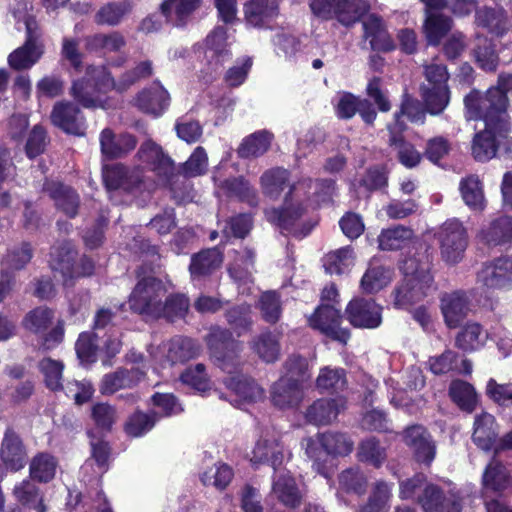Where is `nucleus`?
<instances>
[{
    "instance_id": "obj_1",
    "label": "nucleus",
    "mask_w": 512,
    "mask_h": 512,
    "mask_svg": "<svg viewBox=\"0 0 512 512\" xmlns=\"http://www.w3.org/2000/svg\"><path fill=\"white\" fill-rule=\"evenodd\" d=\"M260 182L264 195L272 200L278 199L283 191L289 188L282 205L266 212L268 221L277 226L283 235L302 239L315 229L317 220L299 223L308 211L309 198L302 195L311 194L310 190L314 183L312 179H302L290 184V172L285 168L276 167L265 171ZM318 193L316 186L312 194L318 195Z\"/></svg>"
},
{
    "instance_id": "obj_2",
    "label": "nucleus",
    "mask_w": 512,
    "mask_h": 512,
    "mask_svg": "<svg viewBox=\"0 0 512 512\" xmlns=\"http://www.w3.org/2000/svg\"><path fill=\"white\" fill-rule=\"evenodd\" d=\"M509 100L497 89H489L485 94L472 90L464 98V105L469 119H482L485 126L496 128L499 136L510 131L507 113Z\"/></svg>"
},
{
    "instance_id": "obj_3",
    "label": "nucleus",
    "mask_w": 512,
    "mask_h": 512,
    "mask_svg": "<svg viewBox=\"0 0 512 512\" xmlns=\"http://www.w3.org/2000/svg\"><path fill=\"white\" fill-rule=\"evenodd\" d=\"M433 289V277L428 259L422 262L415 257L409 258L405 262V277L392 292L394 306L408 309L422 301Z\"/></svg>"
},
{
    "instance_id": "obj_4",
    "label": "nucleus",
    "mask_w": 512,
    "mask_h": 512,
    "mask_svg": "<svg viewBox=\"0 0 512 512\" xmlns=\"http://www.w3.org/2000/svg\"><path fill=\"white\" fill-rule=\"evenodd\" d=\"M205 341L215 365L223 372L233 374L241 370L243 343L234 338L230 329L212 327Z\"/></svg>"
},
{
    "instance_id": "obj_5",
    "label": "nucleus",
    "mask_w": 512,
    "mask_h": 512,
    "mask_svg": "<svg viewBox=\"0 0 512 512\" xmlns=\"http://www.w3.org/2000/svg\"><path fill=\"white\" fill-rule=\"evenodd\" d=\"M137 282L128 298L130 310L141 316L153 318L161 300L167 293L163 281L153 275L140 276L136 273Z\"/></svg>"
},
{
    "instance_id": "obj_6",
    "label": "nucleus",
    "mask_w": 512,
    "mask_h": 512,
    "mask_svg": "<svg viewBox=\"0 0 512 512\" xmlns=\"http://www.w3.org/2000/svg\"><path fill=\"white\" fill-rule=\"evenodd\" d=\"M441 259L448 265L462 261L468 247V232L458 219L446 220L435 233Z\"/></svg>"
},
{
    "instance_id": "obj_7",
    "label": "nucleus",
    "mask_w": 512,
    "mask_h": 512,
    "mask_svg": "<svg viewBox=\"0 0 512 512\" xmlns=\"http://www.w3.org/2000/svg\"><path fill=\"white\" fill-rule=\"evenodd\" d=\"M322 334L343 345L350 338L348 329L342 328L339 292L335 283L327 284L322 289Z\"/></svg>"
},
{
    "instance_id": "obj_8",
    "label": "nucleus",
    "mask_w": 512,
    "mask_h": 512,
    "mask_svg": "<svg viewBox=\"0 0 512 512\" xmlns=\"http://www.w3.org/2000/svg\"><path fill=\"white\" fill-rule=\"evenodd\" d=\"M132 103L140 112L158 118L168 110L171 97L168 90L156 79L139 90Z\"/></svg>"
},
{
    "instance_id": "obj_9",
    "label": "nucleus",
    "mask_w": 512,
    "mask_h": 512,
    "mask_svg": "<svg viewBox=\"0 0 512 512\" xmlns=\"http://www.w3.org/2000/svg\"><path fill=\"white\" fill-rule=\"evenodd\" d=\"M504 147L506 155L512 153V141L507 134L499 136L496 128L485 126L482 131L477 132L472 140V156L478 162H487L497 155V151Z\"/></svg>"
},
{
    "instance_id": "obj_10",
    "label": "nucleus",
    "mask_w": 512,
    "mask_h": 512,
    "mask_svg": "<svg viewBox=\"0 0 512 512\" xmlns=\"http://www.w3.org/2000/svg\"><path fill=\"white\" fill-rule=\"evenodd\" d=\"M102 177L108 191L123 190L131 193L143 184L142 171L130 169L124 164L116 163L103 166Z\"/></svg>"
},
{
    "instance_id": "obj_11",
    "label": "nucleus",
    "mask_w": 512,
    "mask_h": 512,
    "mask_svg": "<svg viewBox=\"0 0 512 512\" xmlns=\"http://www.w3.org/2000/svg\"><path fill=\"white\" fill-rule=\"evenodd\" d=\"M27 459V449L22 438L12 427H7L0 443L2 465L8 471L18 472L25 467Z\"/></svg>"
},
{
    "instance_id": "obj_12",
    "label": "nucleus",
    "mask_w": 512,
    "mask_h": 512,
    "mask_svg": "<svg viewBox=\"0 0 512 512\" xmlns=\"http://www.w3.org/2000/svg\"><path fill=\"white\" fill-rule=\"evenodd\" d=\"M345 312L350 324L357 328L374 329L382 323V307L372 299H352Z\"/></svg>"
},
{
    "instance_id": "obj_13",
    "label": "nucleus",
    "mask_w": 512,
    "mask_h": 512,
    "mask_svg": "<svg viewBox=\"0 0 512 512\" xmlns=\"http://www.w3.org/2000/svg\"><path fill=\"white\" fill-rule=\"evenodd\" d=\"M100 151L104 160L126 157L138 143L135 135L123 132L116 134L111 128H104L99 136Z\"/></svg>"
},
{
    "instance_id": "obj_14",
    "label": "nucleus",
    "mask_w": 512,
    "mask_h": 512,
    "mask_svg": "<svg viewBox=\"0 0 512 512\" xmlns=\"http://www.w3.org/2000/svg\"><path fill=\"white\" fill-rule=\"evenodd\" d=\"M243 12L246 25L257 29H271L280 13L279 0H247Z\"/></svg>"
},
{
    "instance_id": "obj_15",
    "label": "nucleus",
    "mask_w": 512,
    "mask_h": 512,
    "mask_svg": "<svg viewBox=\"0 0 512 512\" xmlns=\"http://www.w3.org/2000/svg\"><path fill=\"white\" fill-rule=\"evenodd\" d=\"M50 119L52 124L66 134H84V117L79 106L71 101H58L54 104Z\"/></svg>"
},
{
    "instance_id": "obj_16",
    "label": "nucleus",
    "mask_w": 512,
    "mask_h": 512,
    "mask_svg": "<svg viewBox=\"0 0 512 512\" xmlns=\"http://www.w3.org/2000/svg\"><path fill=\"white\" fill-rule=\"evenodd\" d=\"M480 283L490 289H504L512 285V257L503 256L486 262L477 273Z\"/></svg>"
},
{
    "instance_id": "obj_17",
    "label": "nucleus",
    "mask_w": 512,
    "mask_h": 512,
    "mask_svg": "<svg viewBox=\"0 0 512 512\" xmlns=\"http://www.w3.org/2000/svg\"><path fill=\"white\" fill-rule=\"evenodd\" d=\"M43 191L53 200L57 210L68 218H75L80 207V196L77 191L61 181L46 180L43 183Z\"/></svg>"
},
{
    "instance_id": "obj_18",
    "label": "nucleus",
    "mask_w": 512,
    "mask_h": 512,
    "mask_svg": "<svg viewBox=\"0 0 512 512\" xmlns=\"http://www.w3.org/2000/svg\"><path fill=\"white\" fill-rule=\"evenodd\" d=\"M404 442L409 446L415 460L427 467L436 456V445L428 431L421 425H413L404 431Z\"/></svg>"
},
{
    "instance_id": "obj_19",
    "label": "nucleus",
    "mask_w": 512,
    "mask_h": 512,
    "mask_svg": "<svg viewBox=\"0 0 512 512\" xmlns=\"http://www.w3.org/2000/svg\"><path fill=\"white\" fill-rule=\"evenodd\" d=\"M203 0H162L159 13L165 22L177 28H185Z\"/></svg>"
},
{
    "instance_id": "obj_20",
    "label": "nucleus",
    "mask_w": 512,
    "mask_h": 512,
    "mask_svg": "<svg viewBox=\"0 0 512 512\" xmlns=\"http://www.w3.org/2000/svg\"><path fill=\"white\" fill-rule=\"evenodd\" d=\"M224 255L218 247L201 249L191 255L188 271L193 281L213 275L221 266Z\"/></svg>"
},
{
    "instance_id": "obj_21",
    "label": "nucleus",
    "mask_w": 512,
    "mask_h": 512,
    "mask_svg": "<svg viewBox=\"0 0 512 512\" xmlns=\"http://www.w3.org/2000/svg\"><path fill=\"white\" fill-rule=\"evenodd\" d=\"M150 170L155 174L158 182L169 189L173 198L184 199L185 181L181 179L179 167L168 154L150 167Z\"/></svg>"
},
{
    "instance_id": "obj_22",
    "label": "nucleus",
    "mask_w": 512,
    "mask_h": 512,
    "mask_svg": "<svg viewBox=\"0 0 512 512\" xmlns=\"http://www.w3.org/2000/svg\"><path fill=\"white\" fill-rule=\"evenodd\" d=\"M146 376V372L139 367L118 368L114 372L103 376L100 392L103 395H112L121 389L136 387Z\"/></svg>"
},
{
    "instance_id": "obj_23",
    "label": "nucleus",
    "mask_w": 512,
    "mask_h": 512,
    "mask_svg": "<svg viewBox=\"0 0 512 512\" xmlns=\"http://www.w3.org/2000/svg\"><path fill=\"white\" fill-rule=\"evenodd\" d=\"M418 502L425 512H461V504L455 496L445 497L434 484H426Z\"/></svg>"
},
{
    "instance_id": "obj_24",
    "label": "nucleus",
    "mask_w": 512,
    "mask_h": 512,
    "mask_svg": "<svg viewBox=\"0 0 512 512\" xmlns=\"http://www.w3.org/2000/svg\"><path fill=\"white\" fill-rule=\"evenodd\" d=\"M441 309L447 326L456 328L468 315L470 300L463 291L447 293L441 298Z\"/></svg>"
},
{
    "instance_id": "obj_25",
    "label": "nucleus",
    "mask_w": 512,
    "mask_h": 512,
    "mask_svg": "<svg viewBox=\"0 0 512 512\" xmlns=\"http://www.w3.org/2000/svg\"><path fill=\"white\" fill-rule=\"evenodd\" d=\"M190 298L181 292H172L165 295L153 319H164L168 323L184 320L190 310Z\"/></svg>"
},
{
    "instance_id": "obj_26",
    "label": "nucleus",
    "mask_w": 512,
    "mask_h": 512,
    "mask_svg": "<svg viewBox=\"0 0 512 512\" xmlns=\"http://www.w3.org/2000/svg\"><path fill=\"white\" fill-rule=\"evenodd\" d=\"M15 500L22 507L35 512H47L44 495L31 479H23L17 483L12 492Z\"/></svg>"
},
{
    "instance_id": "obj_27",
    "label": "nucleus",
    "mask_w": 512,
    "mask_h": 512,
    "mask_svg": "<svg viewBox=\"0 0 512 512\" xmlns=\"http://www.w3.org/2000/svg\"><path fill=\"white\" fill-rule=\"evenodd\" d=\"M498 434V425L493 415L487 412L476 415L472 440L479 448L490 450L496 443Z\"/></svg>"
},
{
    "instance_id": "obj_28",
    "label": "nucleus",
    "mask_w": 512,
    "mask_h": 512,
    "mask_svg": "<svg viewBox=\"0 0 512 512\" xmlns=\"http://www.w3.org/2000/svg\"><path fill=\"white\" fill-rule=\"evenodd\" d=\"M273 139L270 131L258 130L243 138L236 150L237 155L241 159L258 158L270 149Z\"/></svg>"
},
{
    "instance_id": "obj_29",
    "label": "nucleus",
    "mask_w": 512,
    "mask_h": 512,
    "mask_svg": "<svg viewBox=\"0 0 512 512\" xmlns=\"http://www.w3.org/2000/svg\"><path fill=\"white\" fill-rule=\"evenodd\" d=\"M59 462L57 457L49 452H38L29 464V479L40 484L54 480Z\"/></svg>"
},
{
    "instance_id": "obj_30",
    "label": "nucleus",
    "mask_w": 512,
    "mask_h": 512,
    "mask_svg": "<svg viewBox=\"0 0 512 512\" xmlns=\"http://www.w3.org/2000/svg\"><path fill=\"white\" fill-rule=\"evenodd\" d=\"M201 351L199 343L187 336L178 335L169 341L167 360L172 364H184L196 358Z\"/></svg>"
},
{
    "instance_id": "obj_31",
    "label": "nucleus",
    "mask_w": 512,
    "mask_h": 512,
    "mask_svg": "<svg viewBox=\"0 0 512 512\" xmlns=\"http://www.w3.org/2000/svg\"><path fill=\"white\" fill-rule=\"evenodd\" d=\"M475 23L494 36L501 37L510 29L509 20L503 9L483 7L475 12Z\"/></svg>"
},
{
    "instance_id": "obj_32",
    "label": "nucleus",
    "mask_w": 512,
    "mask_h": 512,
    "mask_svg": "<svg viewBox=\"0 0 512 512\" xmlns=\"http://www.w3.org/2000/svg\"><path fill=\"white\" fill-rule=\"evenodd\" d=\"M77 251L68 241L53 246L50 251L49 265L53 271H58L65 279H73L74 264Z\"/></svg>"
},
{
    "instance_id": "obj_33",
    "label": "nucleus",
    "mask_w": 512,
    "mask_h": 512,
    "mask_svg": "<svg viewBox=\"0 0 512 512\" xmlns=\"http://www.w3.org/2000/svg\"><path fill=\"white\" fill-rule=\"evenodd\" d=\"M302 399V387L296 384L294 380H288L281 377L276 381L271 390L272 403L281 409L294 407Z\"/></svg>"
},
{
    "instance_id": "obj_34",
    "label": "nucleus",
    "mask_w": 512,
    "mask_h": 512,
    "mask_svg": "<svg viewBox=\"0 0 512 512\" xmlns=\"http://www.w3.org/2000/svg\"><path fill=\"white\" fill-rule=\"evenodd\" d=\"M218 187L227 197H235L251 207H256L259 203L257 191L243 176L224 179L219 183Z\"/></svg>"
},
{
    "instance_id": "obj_35",
    "label": "nucleus",
    "mask_w": 512,
    "mask_h": 512,
    "mask_svg": "<svg viewBox=\"0 0 512 512\" xmlns=\"http://www.w3.org/2000/svg\"><path fill=\"white\" fill-rule=\"evenodd\" d=\"M364 37L369 39L372 50L389 51L393 48L392 40L380 17L371 14L363 22Z\"/></svg>"
},
{
    "instance_id": "obj_36",
    "label": "nucleus",
    "mask_w": 512,
    "mask_h": 512,
    "mask_svg": "<svg viewBox=\"0 0 512 512\" xmlns=\"http://www.w3.org/2000/svg\"><path fill=\"white\" fill-rule=\"evenodd\" d=\"M126 45L124 36L113 31L108 34L96 33L85 38V48L90 53H111L119 52Z\"/></svg>"
},
{
    "instance_id": "obj_37",
    "label": "nucleus",
    "mask_w": 512,
    "mask_h": 512,
    "mask_svg": "<svg viewBox=\"0 0 512 512\" xmlns=\"http://www.w3.org/2000/svg\"><path fill=\"white\" fill-rule=\"evenodd\" d=\"M132 0L109 2L99 8L95 14L98 25L117 26L133 11Z\"/></svg>"
},
{
    "instance_id": "obj_38",
    "label": "nucleus",
    "mask_w": 512,
    "mask_h": 512,
    "mask_svg": "<svg viewBox=\"0 0 512 512\" xmlns=\"http://www.w3.org/2000/svg\"><path fill=\"white\" fill-rule=\"evenodd\" d=\"M159 421L157 411L144 412L136 409L124 424V432L132 438L142 437L151 431Z\"/></svg>"
},
{
    "instance_id": "obj_39",
    "label": "nucleus",
    "mask_w": 512,
    "mask_h": 512,
    "mask_svg": "<svg viewBox=\"0 0 512 512\" xmlns=\"http://www.w3.org/2000/svg\"><path fill=\"white\" fill-rule=\"evenodd\" d=\"M224 317L227 324L238 337L252 330V307L246 302L228 308L224 313Z\"/></svg>"
},
{
    "instance_id": "obj_40",
    "label": "nucleus",
    "mask_w": 512,
    "mask_h": 512,
    "mask_svg": "<svg viewBox=\"0 0 512 512\" xmlns=\"http://www.w3.org/2000/svg\"><path fill=\"white\" fill-rule=\"evenodd\" d=\"M421 97L425 108L431 115H440L450 102V91L447 85L420 87Z\"/></svg>"
},
{
    "instance_id": "obj_41",
    "label": "nucleus",
    "mask_w": 512,
    "mask_h": 512,
    "mask_svg": "<svg viewBox=\"0 0 512 512\" xmlns=\"http://www.w3.org/2000/svg\"><path fill=\"white\" fill-rule=\"evenodd\" d=\"M482 237L490 246L504 245L512 241V217L500 216L482 230Z\"/></svg>"
},
{
    "instance_id": "obj_42",
    "label": "nucleus",
    "mask_w": 512,
    "mask_h": 512,
    "mask_svg": "<svg viewBox=\"0 0 512 512\" xmlns=\"http://www.w3.org/2000/svg\"><path fill=\"white\" fill-rule=\"evenodd\" d=\"M227 387L232 390L243 402L255 403L262 399L264 390L250 377L237 375L231 377Z\"/></svg>"
},
{
    "instance_id": "obj_43",
    "label": "nucleus",
    "mask_w": 512,
    "mask_h": 512,
    "mask_svg": "<svg viewBox=\"0 0 512 512\" xmlns=\"http://www.w3.org/2000/svg\"><path fill=\"white\" fill-rule=\"evenodd\" d=\"M273 491L284 506L296 508L300 506L302 496L295 479L289 475H281L273 483Z\"/></svg>"
},
{
    "instance_id": "obj_44",
    "label": "nucleus",
    "mask_w": 512,
    "mask_h": 512,
    "mask_svg": "<svg viewBox=\"0 0 512 512\" xmlns=\"http://www.w3.org/2000/svg\"><path fill=\"white\" fill-rule=\"evenodd\" d=\"M392 279L391 269L371 263L361 279V288L367 294H373L386 287Z\"/></svg>"
},
{
    "instance_id": "obj_45",
    "label": "nucleus",
    "mask_w": 512,
    "mask_h": 512,
    "mask_svg": "<svg viewBox=\"0 0 512 512\" xmlns=\"http://www.w3.org/2000/svg\"><path fill=\"white\" fill-rule=\"evenodd\" d=\"M452 19L440 12H430L425 19L424 30L427 42L438 45L452 28Z\"/></svg>"
},
{
    "instance_id": "obj_46",
    "label": "nucleus",
    "mask_w": 512,
    "mask_h": 512,
    "mask_svg": "<svg viewBox=\"0 0 512 512\" xmlns=\"http://www.w3.org/2000/svg\"><path fill=\"white\" fill-rule=\"evenodd\" d=\"M449 395L453 402L463 411L471 413L475 410L478 397L474 387L463 380H454L449 387Z\"/></svg>"
},
{
    "instance_id": "obj_47",
    "label": "nucleus",
    "mask_w": 512,
    "mask_h": 512,
    "mask_svg": "<svg viewBox=\"0 0 512 512\" xmlns=\"http://www.w3.org/2000/svg\"><path fill=\"white\" fill-rule=\"evenodd\" d=\"M413 237V231L403 225L384 229L378 236V247L383 251L399 250Z\"/></svg>"
},
{
    "instance_id": "obj_48",
    "label": "nucleus",
    "mask_w": 512,
    "mask_h": 512,
    "mask_svg": "<svg viewBox=\"0 0 512 512\" xmlns=\"http://www.w3.org/2000/svg\"><path fill=\"white\" fill-rule=\"evenodd\" d=\"M208 166V156L202 146H197L189 158L179 166L181 179L185 181V193L188 190L187 180L195 178L206 173Z\"/></svg>"
},
{
    "instance_id": "obj_49",
    "label": "nucleus",
    "mask_w": 512,
    "mask_h": 512,
    "mask_svg": "<svg viewBox=\"0 0 512 512\" xmlns=\"http://www.w3.org/2000/svg\"><path fill=\"white\" fill-rule=\"evenodd\" d=\"M38 369L44 377V384L52 392L64 389L62 383L64 363L60 360L44 357L38 363Z\"/></svg>"
},
{
    "instance_id": "obj_50",
    "label": "nucleus",
    "mask_w": 512,
    "mask_h": 512,
    "mask_svg": "<svg viewBox=\"0 0 512 512\" xmlns=\"http://www.w3.org/2000/svg\"><path fill=\"white\" fill-rule=\"evenodd\" d=\"M459 189L467 206L473 210H483L485 199L481 182L476 175H470L460 181Z\"/></svg>"
},
{
    "instance_id": "obj_51",
    "label": "nucleus",
    "mask_w": 512,
    "mask_h": 512,
    "mask_svg": "<svg viewBox=\"0 0 512 512\" xmlns=\"http://www.w3.org/2000/svg\"><path fill=\"white\" fill-rule=\"evenodd\" d=\"M44 51L23 43L8 56V64L15 71L27 70L33 67L42 57Z\"/></svg>"
},
{
    "instance_id": "obj_52",
    "label": "nucleus",
    "mask_w": 512,
    "mask_h": 512,
    "mask_svg": "<svg viewBox=\"0 0 512 512\" xmlns=\"http://www.w3.org/2000/svg\"><path fill=\"white\" fill-rule=\"evenodd\" d=\"M357 457L361 462L380 468L387 458V453L378 439L369 437L359 443Z\"/></svg>"
},
{
    "instance_id": "obj_53",
    "label": "nucleus",
    "mask_w": 512,
    "mask_h": 512,
    "mask_svg": "<svg viewBox=\"0 0 512 512\" xmlns=\"http://www.w3.org/2000/svg\"><path fill=\"white\" fill-rule=\"evenodd\" d=\"M390 131L389 145L397 149V158L399 162L407 168L417 166L422 158L420 152L411 143L405 142L400 134L394 133L391 126L388 127Z\"/></svg>"
},
{
    "instance_id": "obj_54",
    "label": "nucleus",
    "mask_w": 512,
    "mask_h": 512,
    "mask_svg": "<svg viewBox=\"0 0 512 512\" xmlns=\"http://www.w3.org/2000/svg\"><path fill=\"white\" fill-rule=\"evenodd\" d=\"M90 417L95 428L102 434L110 433L117 421L116 408L104 402H98L92 405Z\"/></svg>"
},
{
    "instance_id": "obj_55",
    "label": "nucleus",
    "mask_w": 512,
    "mask_h": 512,
    "mask_svg": "<svg viewBox=\"0 0 512 512\" xmlns=\"http://www.w3.org/2000/svg\"><path fill=\"white\" fill-rule=\"evenodd\" d=\"M353 264V249L349 246L329 252L325 256V272L330 275H342Z\"/></svg>"
},
{
    "instance_id": "obj_56",
    "label": "nucleus",
    "mask_w": 512,
    "mask_h": 512,
    "mask_svg": "<svg viewBox=\"0 0 512 512\" xmlns=\"http://www.w3.org/2000/svg\"><path fill=\"white\" fill-rule=\"evenodd\" d=\"M353 450V441L344 433L327 431L322 433V451L332 457L346 456Z\"/></svg>"
},
{
    "instance_id": "obj_57",
    "label": "nucleus",
    "mask_w": 512,
    "mask_h": 512,
    "mask_svg": "<svg viewBox=\"0 0 512 512\" xmlns=\"http://www.w3.org/2000/svg\"><path fill=\"white\" fill-rule=\"evenodd\" d=\"M476 40L477 44L474 49L476 62L485 71H495L499 63V58L492 40L481 35H478Z\"/></svg>"
},
{
    "instance_id": "obj_58",
    "label": "nucleus",
    "mask_w": 512,
    "mask_h": 512,
    "mask_svg": "<svg viewBox=\"0 0 512 512\" xmlns=\"http://www.w3.org/2000/svg\"><path fill=\"white\" fill-rule=\"evenodd\" d=\"M54 318V311L47 306H39L29 311L23 318V327L34 333L39 334L48 329Z\"/></svg>"
},
{
    "instance_id": "obj_59",
    "label": "nucleus",
    "mask_w": 512,
    "mask_h": 512,
    "mask_svg": "<svg viewBox=\"0 0 512 512\" xmlns=\"http://www.w3.org/2000/svg\"><path fill=\"white\" fill-rule=\"evenodd\" d=\"M153 72L154 69L151 60L138 62L134 67L126 70L119 77V93L126 92L138 82L150 78Z\"/></svg>"
},
{
    "instance_id": "obj_60",
    "label": "nucleus",
    "mask_w": 512,
    "mask_h": 512,
    "mask_svg": "<svg viewBox=\"0 0 512 512\" xmlns=\"http://www.w3.org/2000/svg\"><path fill=\"white\" fill-rule=\"evenodd\" d=\"M486 339V334L478 323L467 324L456 337V346L464 351H474L480 348Z\"/></svg>"
},
{
    "instance_id": "obj_61",
    "label": "nucleus",
    "mask_w": 512,
    "mask_h": 512,
    "mask_svg": "<svg viewBox=\"0 0 512 512\" xmlns=\"http://www.w3.org/2000/svg\"><path fill=\"white\" fill-rule=\"evenodd\" d=\"M368 10L369 5L365 0H343L335 17L341 24L350 26L359 21Z\"/></svg>"
},
{
    "instance_id": "obj_62",
    "label": "nucleus",
    "mask_w": 512,
    "mask_h": 512,
    "mask_svg": "<svg viewBox=\"0 0 512 512\" xmlns=\"http://www.w3.org/2000/svg\"><path fill=\"white\" fill-rule=\"evenodd\" d=\"M508 478L509 472L506 467L493 458L484 471L483 485L486 489L501 491L506 487Z\"/></svg>"
},
{
    "instance_id": "obj_63",
    "label": "nucleus",
    "mask_w": 512,
    "mask_h": 512,
    "mask_svg": "<svg viewBox=\"0 0 512 512\" xmlns=\"http://www.w3.org/2000/svg\"><path fill=\"white\" fill-rule=\"evenodd\" d=\"M252 349L267 363L275 362L279 356L278 340L270 331L263 332L257 336L253 341Z\"/></svg>"
},
{
    "instance_id": "obj_64",
    "label": "nucleus",
    "mask_w": 512,
    "mask_h": 512,
    "mask_svg": "<svg viewBox=\"0 0 512 512\" xmlns=\"http://www.w3.org/2000/svg\"><path fill=\"white\" fill-rule=\"evenodd\" d=\"M66 82L60 74H48L36 83V96L38 99H54L63 95Z\"/></svg>"
}]
</instances>
